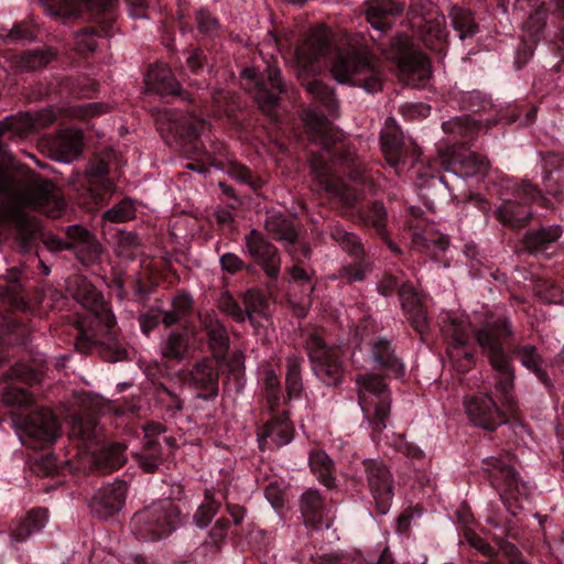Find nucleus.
Instances as JSON below:
<instances>
[{
  "instance_id": "obj_1",
  "label": "nucleus",
  "mask_w": 564,
  "mask_h": 564,
  "mask_svg": "<svg viewBox=\"0 0 564 564\" xmlns=\"http://www.w3.org/2000/svg\"><path fill=\"white\" fill-rule=\"evenodd\" d=\"M513 335L510 319L501 314L490 313L484 325L475 330V338L487 354L490 366L497 371L496 393L500 394V405L489 394H477L465 402L469 420L485 430H495L516 412L511 395L513 368L505 352L503 340Z\"/></svg>"
},
{
  "instance_id": "obj_2",
  "label": "nucleus",
  "mask_w": 564,
  "mask_h": 564,
  "mask_svg": "<svg viewBox=\"0 0 564 564\" xmlns=\"http://www.w3.org/2000/svg\"><path fill=\"white\" fill-rule=\"evenodd\" d=\"M69 436L77 441V462L74 463V470L85 471L98 464H104L110 469H118L126 463V446L123 444L99 446L101 435L96 420L90 414L73 417Z\"/></svg>"
},
{
  "instance_id": "obj_3",
  "label": "nucleus",
  "mask_w": 564,
  "mask_h": 564,
  "mask_svg": "<svg viewBox=\"0 0 564 564\" xmlns=\"http://www.w3.org/2000/svg\"><path fill=\"white\" fill-rule=\"evenodd\" d=\"M0 194H10L18 206L53 218L61 217L65 208L62 194L51 181L35 178L25 189L18 192L14 177L3 169H0Z\"/></svg>"
},
{
  "instance_id": "obj_4",
  "label": "nucleus",
  "mask_w": 564,
  "mask_h": 564,
  "mask_svg": "<svg viewBox=\"0 0 564 564\" xmlns=\"http://www.w3.org/2000/svg\"><path fill=\"white\" fill-rule=\"evenodd\" d=\"M330 73L339 84L359 86L367 93L382 88V75L367 51L356 47L340 50L333 59Z\"/></svg>"
},
{
  "instance_id": "obj_5",
  "label": "nucleus",
  "mask_w": 564,
  "mask_h": 564,
  "mask_svg": "<svg viewBox=\"0 0 564 564\" xmlns=\"http://www.w3.org/2000/svg\"><path fill=\"white\" fill-rule=\"evenodd\" d=\"M306 89L313 98L316 109H307L303 112L305 131L311 142L322 145L328 150L339 139V132L333 128L326 119L325 113H318L322 108L328 116H336L338 102L334 91L319 80H313L306 84Z\"/></svg>"
},
{
  "instance_id": "obj_6",
  "label": "nucleus",
  "mask_w": 564,
  "mask_h": 564,
  "mask_svg": "<svg viewBox=\"0 0 564 564\" xmlns=\"http://www.w3.org/2000/svg\"><path fill=\"white\" fill-rule=\"evenodd\" d=\"M180 513L173 500H159L133 516L132 532L138 539L144 541L162 539L181 524Z\"/></svg>"
},
{
  "instance_id": "obj_7",
  "label": "nucleus",
  "mask_w": 564,
  "mask_h": 564,
  "mask_svg": "<svg viewBox=\"0 0 564 564\" xmlns=\"http://www.w3.org/2000/svg\"><path fill=\"white\" fill-rule=\"evenodd\" d=\"M358 402L373 433L387 426L391 409V395L383 379L372 373H361L355 379Z\"/></svg>"
},
{
  "instance_id": "obj_8",
  "label": "nucleus",
  "mask_w": 564,
  "mask_h": 564,
  "mask_svg": "<svg viewBox=\"0 0 564 564\" xmlns=\"http://www.w3.org/2000/svg\"><path fill=\"white\" fill-rule=\"evenodd\" d=\"M306 348L315 376L327 386L339 384L345 373L339 349L327 346L317 334L310 335Z\"/></svg>"
},
{
  "instance_id": "obj_9",
  "label": "nucleus",
  "mask_w": 564,
  "mask_h": 564,
  "mask_svg": "<svg viewBox=\"0 0 564 564\" xmlns=\"http://www.w3.org/2000/svg\"><path fill=\"white\" fill-rule=\"evenodd\" d=\"M69 290L74 299L84 307L91 312L95 323L100 324L105 332H109L116 325V317L105 304L102 295L97 289L84 276H75Z\"/></svg>"
},
{
  "instance_id": "obj_10",
  "label": "nucleus",
  "mask_w": 564,
  "mask_h": 564,
  "mask_svg": "<svg viewBox=\"0 0 564 564\" xmlns=\"http://www.w3.org/2000/svg\"><path fill=\"white\" fill-rule=\"evenodd\" d=\"M442 332L448 343L447 354L452 360L466 359L471 364L474 352L469 348L471 323L463 315L445 313L442 318Z\"/></svg>"
},
{
  "instance_id": "obj_11",
  "label": "nucleus",
  "mask_w": 564,
  "mask_h": 564,
  "mask_svg": "<svg viewBox=\"0 0 564 564\" xmlns=\"http://www.w3.org/2000/svg\"><path fill=\"white\" fill-rule=\"evenodd\" d=\"M265 73L267 82H257L258 70L256 68H245L242 77L254 82V99L263 112L270 113L276 106L279 96L283 91V83L280 69L275 66L274 62H268Z\"/></svg>"
},
{
  "instance_id": "obj_12",
  "label": "nucleus",
  "mask_w": 564,
  "mask_h": 564,
  "mask_svg": "<svg viewBox=\"0 0 564 564\" xmlns=\"http://www.w3.org/2000/svg\"><path fill=\"white\" fill-rule=\"evenodd\" d=\"M540 192L530 183L517 186L514 198L506 199L497 209L498 219L513 227L523 226L530 219L527 203L535 199Z\"/></svg>"
},
{
  "instance_id": "obj_13",
  "label": "nucleus",
  "mask_w": 564,
  "mask_h": 564,
  "mask_svg": "<svg viewBox=\"0 0 564 564\" xmlns=\"http://www.w3.org/2000/svg\"><path fill=\"white\" fill-rule=\"evenodd\" d=\"M329 31L323 25L311 29L295 48V65L306 69L323 57L329 48Z\"/></svg>"
},
{
  "instance_id": "obj_14",
  "label": "nucleus",
  "mask_w": 564,
  "mask_h": 564,
  "mask_svg": "<svg viewBox=\"0 0 564 564\" xmlns=\"http://www.w3.org/2000/svg\"><path fill=\"white\" fill-rule=\"evenodd\" d=\"M245 243L248 254L262 267L265 274L270 278H276L281 265L276 248L256 229H252L246 236Z\"/></svg>"
},
{
  "instance_id": "obj_15",
  "label": "nucleus",
  "mask_w": 564,
  "mask_h": 564,
  "mask_svg": "<svg viewBox=\"0 0 564 564\" xmlns=\"http://www.w3.org/2000/svg\"><path fill=\"white\" fill-rule=\"evenodd\" d=\"M108 111V106L101 102L61 107L57 110L47 108L40 110L33 117L37 129L51 126L58 118L88 119Z\"/></svg>"
},
{
  "instance_id": "obj_16",
  "label": "nucleus",
  "mask_w": 564,
  "mask_h": 564,
  "mask_svg": "<svg viewBox=\"0 0 564 564\" xmlns=\"http://www.w3.org/2000/svg\"><path fill=\"white\" fill-rule=\"evenodd\" d=\"M25 436L40 446L54 442L58 436V424L50 409L32 412L22 424Z\"/></svg>"
},
{
  "instance_id": "obj_17",
  "label": "nucleus",
  "mask_w": 564,
  "mask_h": 564,
  "mask_svg": "<svg viewBox=\"0 0 564 564\" xmlns=\"http://www.w3.org/2000/svg\"><path fill=\"white\" fill-rule=\"evenodd\" d=\"M127 484L116 481L101 488L90 502L91 512L100 519H109L118 513L124 505Z\"/></svg>"
},
{
  "instance_id": "obj_18",
  "label": "nucleus",
  "mask_w": 564,
  "mask_h": 564,
  "mask_svg": "<svg viewBox=\"0 0 564 564\" xmlns=\"http://www.w3.org/2000/svg\"><path fill=\"white\" fill-rule=\"evenodd\" d=\"M369 486L380 514H386L393 498L391 474L381 463H370L367 467Z\"/></svg>"
},
{
  "instance_id": "obj_19",
  "label": "nucleus",
  "mask_w": 564,
  "mask_h": 564,
  "mask_svg": "<svg viewBox=\"0 0 564 564\" xmlns=\"http://www.w3.org/2000/svg\"><path fill=\"white\" fill-rule=\"evenodd\" d=\"M484 470L486 471L491 485L501 494L513 496L519 492V474L507 462L489 457L484 460Z\"/></svg>"
},
{
  "instance_id": "obj_20",
  "label": "nucleus",
  "mask_w": 564,
  "mask_h": 564,
  "mask_svg": "<svg viewBox=\"0 0 564 564\" xmlns=\"http://www.w3.org/2000/svg\"><path fill=\"white\" fill-rule=\"evenodd\" d=\"M51 156L63 163L76 160L83 151V132L77 129L61 130L47 141Z\"/></svg>"
},
{
  "instance_id": "obj_21",
  "label": "nucleus",
  "mask_w": 564,
  "mask_h": 564,
  "mask_svg": "<svg viewBox=\"0 0 564 564\" xmlns=\"http://www.w3.org/2000/svg\"><path fill=\"white\" fill-rule=\"evenodd\" d=\"M294 434V427L286 413L273 416L258 434L259 447L265 451L271 447H281L289 444Z\"/></svg>"
},
{
  "instance_id": "obj_22",
  "label": "nucleus",
  "mask_w": 564,
  "mask_h": 564,
  "mask_svg": "<svg viewBox=\"0 0 564 564\" xmlns=\"http://www.w3.org/2000/svg\"><path fill=\"white\" fill-rule=\"evenodd\" d=\"M401 78L412 86L423 85L431 76V63L422 53L404 55L399 64Z\"/></svg>"
},
{
  "instance_id": "obj_23",
  "label": "nucleus",
  "mask_w": 564,
  "mask_h": 564,
  "mask_svg": "<svg viewBox=\"0 0 564 564\" xmlns=\"http://www.w3.org/2000/svg\"><path fill=\"white\" fill-rule=\"evenodd\" d=\"M413 24L421 29L422 39L426 46L441 50L446 41V21L445 17L437 12L432 11L427 13V17L419 21H413Z\"/></svg>"
},
{
  "instance_id": "obj_24",
  "label": "nucleus",
  "mask_w": 564,
  "mask_h": 564,
  "mask_svg": "<svg viewBox=\"0 0 564 564\" xmlns=\"http://www.w3.org/2000/svg\"><path fill=\"white\" fill-rule=\"evenodd\" d=\"M403 4L392 0H370L367 2L366 17L372 28L384 31L392 25V18L403 12Z\"/></svg>"
},
{
  "instance_id": "obj_25",
  "label": "nucleus",
  "mask_w": 564,
  "mask_h": 564,
  "mask_svg": "<svg viewBox=\"0 0 564 564\" xmlns=\"http://www.w3.org/2000/svg\"><path fill=\"white\" fill-rule=\"evenodd\" d=\"M310 164L314 182L316 183V189L338 195L341 199L349 203L345 192L337 186L333 177L330 165L327 163L325 153L312 154Z\"/></svg>"
},
{
  "instance_id": "obj_26",
  "label": "nucleus",
  "mask_w": 564,
  "mask_h": 564,
  "mask_svg": "<svg viewBox=\"0 0 564 564\" xmlns=\"http://www.w3.org/2000/svg\"><path fill=\"white\" fill-rule=\"evenodd\" d=\"M107 173L108 165L102 160L91 163L87 170L89 185L87 194L95 205L102 204L106 196L112 192V183L105 178Z\"/></svg>"
},
{
  "instance_id": "obj_27",
  "label": "nucleus",
  "mask_w": 564,
  "mask_h": 564,
  "mask_svg": "<svg viewBox=\"0 0 564 564\" xmlns=\"http://www.w3.org/2000/svg\"><path fill=\"white\" fill-rule=\"evenodd\" d=\"M401 305L413 327L419 332H425L427 327L426 312L410 284H402L399 290Z\"/></svg>"
},
{
  "instance_id": "obj_28",
  "label": "nucleus",
  "mask_w": 564,
  "mask_h": 564,
  "mask_svg": "<svg viewBox=\"0 0 564 564\" xmlns=\"http://www.w3.org/2000/svg\"><path fill=\"white\" fill-rule=\"evenodd\" d=\"M47 521V512L45 509L35 508L30 510L25 518L15 523L11 528V536L17 542H22L28 539L31 534L42 530Z\"/></svg>"
},
{
  "instance_id": "obj_29",
  "label": "nucleus",
  "mask_w": 564,
  "mask_h": 564,
  "mask_svg": "<svg viewBox=\"0 0 564 564\" xmlns=\"http://www.w3.org/2000/svg\"><path fill=\"white\" fill-rule=\"evenodd\" d=\"M147 84L161 94H176L177 84L171 68L164 63H155L151 66L145 77Z\"/></svg>"
},
{
  "instance_id": "obj_30",
  "label": "nucleus",
  "mask_w": 564,
  "mask_h": 564,
  "mask_svg": "<svg viewBox=\"0 0 564 564\" xmlns=\"http://www.w3.org/2000/svg\"><path fill=\"white\" fill-rule=\"evenodd\" d=\"M372 357L375 361L393 376L402 377L404 375V366L393 355L388 340L380 338L372 344Z\"/></svg>"
},
{
  "instance_id": "obj_31",
  "label": "nucleus",
  "mask_w": 564,
  "mask_h": 564,
  "mask_svg": "<svg viewBox=\"0 0 564 564\" xmlns=\"http://www.w3.org/2000/svg\"><path fill=\"white\" fill-rule=\"evenodd\" d=\"M301 510L307 525L316 527L322 523L324 502L318 491L307 490L303 494Z\"/></svg>"
},
{
  "instance_id": "obj_32",
  "label": "nucleus",
  "mask_w": 564,
  "mask_h": 564,
  "mask_svg": "<svg viewBox=\"0 0 564 564\" xmlns=\"http://www.w3.org/2000/svg\"><path fill=\"white\" fill-rule=\"evenodd\" d=\"M37 129L32 115L21 113L15 117H9L0 122V134L3 138L12 139L14 137H24L31 131Z\"/></svg>"
},
{
  "instance_id": "obj_33",
  "label": "nucleus",
  "mask_w": 564,
  "mask_h": 564,
  "mask_svg": "<svg viewBox=\"0 0 564 564\" xmlns=\"http://www.w3.org/2000/svg\"><path fill=\"white\" fill-rule=\"evenodd\" d=\"M199 318L203 327L207 333L209 346L214 352L225 351L228 345V337L219 321L209 313L200 314Z\"/></svg>"
},
{
  "instance_id": "obj_34",
  "label": "nucleus",
  "mask_w": 564,
  "mask_h": 564,
  "mask_svg": "<svg viewBox=\"0 0 564 564\" xmlns=\"http://www.w3.org/2000/svg\"><path fill=\"white\" fill-rule=\"evenodd\" d=\"M453 172L462 177L482 174L488 169V161L476 153L468 152L452 162Z\"/></svg>"
},
{
  "instance_id": "obj_35",
  "label": "nucleus",
  "mask_w": 564,
  "mask_h": 564,
  "mask_svg": "<svg viewBox=\"0 0 564 564\" xmlns=\"http://www.w3.org/2000/svg\"><path fill=\"white\" fill-rule=\"evenodd\" d=\"M381 147L387 162L395 170H398L400 164L406 163L400 135L397 130L382 132Z\"/></svg>"
},
{
  "instance_id": "obj_36",
  "label": "nucleus",
  "mask_w": 564,
  "mask_h": 564,
  "mask_svg": "<svg viewBox=\"0 0 564 564\" xmlns=\"http://www.w3.org/2000/svg\"><path fill=\"white\" fill-rule=\"evenodd\" d=\"M562 235L560 226H550L535 231H529L525 235V247L531 252L545 250L550 243L557 240Z\"/></svg>"
},
{
  "instance_id": "obj_37",
  "label": "nucleus",
  "mask_w": 564,
  "mask_h": 564,
  "mask_svg": "<svg viewBox=\"0 0 564 564\" xmlns=\"http://www.w3.org/2000/svg\"><path fill=\"white\" fill-rule=\"evenodd\" d=\"M265 229L275 238L291 243L294 242L297 237V232L292 223L288 220L283 215L276 213H273L267 217Z\"/></svg>"
},
{
  "instance_id": "obj_38",
  "label": "nucleus",
  "mask_w": 564,
  "mask_h": 564,
  "mask_svg": "<svg viewBox=\"0 0 564 564\" xmlns=\"http://www.w3.org/2000/svg\"><path fill=\"white\" fill-rule=\"evenodd\" d=\"M308 464L321 482L327 487L333 485V462L324 451H312Z\"/></svg>"
},
{
  "instance_id": "obj_39",
  "label": "nucleus",
  "mask_w": 564,
  "mask_h": 564,
  "mask_svg": "<svg viewBox=\"0 0 564 564\" xmlns=\"http://www.w3.org/2000/svg\"><path fill=\"white\" fill-rule=\"evenodd\" d=\"M188 349L187 338L180 333L170 334L160 346L161 355L170 360L181 361Z\"/></svg>"
},
{
  "instance_id": "obj_40",
  "label": "nucleus",
  "mask_w": 564,
  "mask_h": 564,
  "mask_svg": "<svg viewBox=\"0 0 564 564\" xmlns=\"http://www.w3.org/2000/svg\"><path fill=\"white\" fill-rule=\"evenodd\" d=\"M513 354L520 359L523 367L532 371L539 380L547 382V376L542 369V358L532 345H524L513 350Z\"/></svg>"
},
{
  "instance_id": "obj_41",
  "label": "nucleus",
  "mask_w": 564,
  "mask_h": 564,
  "mask_svg": "<svg viewBox=\"0 0 564 564\" xmlns=\"http://www.w3.org/2000/svg\"><path fill=\"white\" fill-rule=\"evenodd\" d=\"M301 358L292 355L286 359V391L290 399L299 398L302 392Z\"/></svg>"
},
{
  "instance_id": "obj_42",
  "label": "nucleus",
  "mask_w": 564,
  "mask_h": 564,
  "mask_svg": "<svg viewBox=\"0 0 564 564\" xmlns=\"http://www.w3.org/2000/svg\"><path fill=\"white\" fill-rule=\"evenodd\" d=\"M191 378L197 387L214 389L217 383L218 373L212 361L203 359L192 369Z\"/></svg>"
},
{
  "instance_id": "obj_43",
  "label": "nucleus",
  "mask_w": 564,
  "mask_h": 564,
  "mask_svg": "<svg viewBox=\"0 0 564 564\" xmlns=\"http://www.w3.org/2000/svg\"><path fill=\"white\" fill-rule=\"evenodd\" d=\"M443 130L446 133L459 134L462 137H474L481 128L480 123L468 116L457 117L443 122Z\"/></svg>"
},
{
  "instance_id": "obj_44",
  "label": "nucleus",
  "mask_w": 564,
  "mask_h": 564,
  "mask_svg": "<svg viewBox=\"0 0 564 564\" xmlns=\"http://www.w3.org/2000/svg\"><path fill=\"white\" fill-rule=\"evenodd\" d=\"M262 381L267 390V403L271 412H274L281 401L280 379L272 369H264Z\"/></svg>"
},
{
  "instance_id": "obj_45",
  "label": "nucleus",
  "mask_w": 564,
  "mask_h": 564,
  "mask_svg": "<svg viewBox=\"0 0 564 564\" xmlns=\"http://www.w3.org/2000/svg\"><path fill=\"white\" fill-rule=\"evenodd\" d=\"M159 446V438L149 440L142 453L137 454L139 465L148 473H153L161 462Z\"/></svg>"
},
{
  "instance_id": "obj_46",
  "label": "nucleus",
  "mask_w": 564,
  "mask_h": 564,
  "mask_svg": "<svg viewBox=\"0 0 564 564\" xmlns=\"http://www.w3.org/2000/svg\"><path fill=\"white\" fill-rule=\"evenodd\" d=\"M451 14L454 29L459 32L460 39H465L475 34L476 24L469 11L455 8Z\"/></svg>"
},
{
  "instance_id": "obj_47",
  "label": "nucleus",
  "mask_w": 564,
  "mask_h": 564,
  "mask_svg": "<svg viewBox=\"0 0 564 564\" xmlns=\"http://www.w3.org/2000/svg\"><path fill=\"white\" fill-rule=\"evenodd\" d=\"M72 14H80L84 11L101 13L112 7L116 0H66Z\"/></svg>"
},
{
  "instance_id": "obj_48",
  "label": "nucleus",
  "mask_w": 564,
  "mask_h": 564,
  "mask_svg": "<svg viewBox=\"0 0 564 564\" xmlns=\"http://www.w3.org/2000/svg\"><path fill=\"white\" fill-rule=\"evenodd\" d=\"M219 508L218 502L209 495H205V501L197 509L194 520L199 528H206L215 517Z\"/></svg>"
},
{
  "instance_id": "obj_49",
  "label": "nucleus",
  "mask_w": 564,
  "mask_h": 564,
  "mask_svg": "<svg viewBox=\"0 0 564 564\" xmlns=\"http://www.w3.org/2000/svg\"><path fill=\"white\" fill-rule=\"evenodd\" d=\"M134 217V207L132 203L124 199L107 210L102 218L111 223H123Z\"/></svg>"
},
{
  "instance_id": "obj_50",
  "label": "nucleus",
  "mask_w": 564,
  "mask_h": 564,
  "mask_svg": "<svg viewBox=\"0 0 564 564\" xmlns=\"http://www.w3.org/2000/svg\"><path fill=\"white\" fill-rule=\"evenodd\" d=\"M139 246L138 236L133 232H120L118 239L117 252L120 257L123 258H133L134 250Z\"/></svg>"
},
{
  "instance_id": "obj_51",
  "label": "nucleus",
  "mask_w": 564,
  "mask_h": 564,
  "mask_svg": "<svg viewBox=\"0 0 564 564\" xmlns=\"http://www.w3.org/2000/svg\"><path fill=\"white\" fill-rule=\"evenodd\" d=\"M387 217L386 208L380 203H375L365 213L364 221L373 226L378 231H381L384 226Z\"/></svg>"
},
{
  "instance_id": "obj_52",
  "label": "nucleus",
  "mask_w": 564,
  "mask_h": 564,
  "mask_svg": "<svg viewBox=\"0 0 564 564\" xmlns=\"http://www.w3.org/2000/svg\"><path fill=\"white\" fill-rule=\"evenodd\" d=\"M3 401L9 405L26 406L32 403V395L24 389L10 387L3 393Z\"/></svg>"
},
{
  "instance_id": "obj_53",
  "label": "nucleus",
  "mask_w": 564,
  "mask_h": 564,
  "mask_svg": "<svg viewBox=\"0 0 564 564\" xmlns=\"http://www.w3.org/2000/svg\"><path fill=\"white\" fill-rule=\"evenodd\" d=\"M413 245L419 249H426L434 252L435 250L444 251L448 246V240L445 237H437L436 239H429L422 234H414Z\"/></svg>"
},
{
  "instance_id": "obj_54",
  "label": "nucleus",
  "mask_w": 564,
  "mask_h": 564,
  "mask_svg": "<svg viewBox=\"0 0 564 564\" xmlns=\"http://www.w3.org/2000/svg\"><path fill=\"white\" fill-rule=\"evenodd\" d=\"M333 238L338 241L344 248L351 253H359L361 251V243L357 236L347 232L344 229L336 228L332 234Z\"/></svg>"
},
{
  "instance_id": "obj_55",
  "label": "nucleus",
  "mask_w": 564,
  "mask_h": 564,
  "mask_svg": "<svg viewBox=\"0 0 564 564\" xmlns=\"http://www.w3.org/2000/svg\"><path fill=\"white\" fill-rule=\"evenodd\" d=\"M8 42H17L21 40H31L35 37V28L26 22L14 25L4 35Z\"/></svg>"
},
{
  "instance_id": "obj_56",
  "label": "nucleus",
  "mask_w": 564,
  "mask_h": 564,
  "mask_svg": "<svg viewBox=\"0 0 564 564\" xmlns=\"http://www.w3.org/2000/svg\"><path fill=\"white\" fill-rule=\"evenodd\" d=\"M14 220L23 243H25L35 232L36 224L23 214H17Z\"/></svg>"
},
{
  "instance_id": "obj_57",
  "label": "nucleus",
  "mask_w": 564,
  "mask_h": 564,
  "mask_svg": "<svg viewBox=\"0 0 564 564\" xmlns=\"http://www.w3.org/2000/svg\"><path fill=\"white\" fill-rule=\"evenodd\" d=\"M75 46L82 53L91 52L97 47V39L91 32H79L75 35Z\"/></svg>"
},
{
  "instance_id": "obj_58",
  "label": "nucleus",
  "mask_w": 564,
  "mask_h": 564,
  "mask_svg": "<svg viewBox=\"0 0 564 564\" xmlns=\"http://www.w3.org/2000/svg\"><path fill=\"white\" fill-rule=\"evenodd\" d=\"M48 61L50 58L44 53L30 52L22 56L21 66L25 69H35L43 67Z\"/></svg>"
},
{
  "instance_id": "obj_59",
  "label": "nucleus",
  "mask_w": 564,
  "mask_h": 564,
  "mask_svg": "<svg viewBox=\"0 0 564 564\" xmlns=\"http://www.w3.org/2000/svg\"><path fill=\"white\" fill-rule=\"evenodd\" d=\"M197 25L200 32L205 34H213L218 29V21L205 10L197 12Z\"/></svg>"
},
{
  "instance_id": "obj_60",
  "label": "nucleus",
  "mask_w": 564,
  "mask_h": 564,
  "mask_svg": "<svg viewBox=\"0 0 564 564\" xmlns=\"http://www.w3.org/2000/svg\"><path fill=\"white\" fill-rule=\"evenodd\" d=\"M221 269L230 274H234L242 269L243 261L235 253H225L220 257Z\"/></svg>"
},
{
  "instance_id": "obj_61",
  "label": "nucleus",
  "mask_w": 564,
  "mask_h": 564,
  "mask_svg": "<svg viewBox=\"0 0 564 564\" xmlns=\"http://www.w3.org/2000/svg\"><path fill=\"white\" fill-rule=\"evenodd\" d=\"M35 469L37 473L48 476L57 473L59 466L53 455H46L36 462Z\"/></svg>"
},
{
  "instance_id": "obj_62",
  "label": "nucleus",
  "mask_w": 564,
  "mask_h": 564,
  "mask_svg": "<svg viewBox=\"0 0 564 564\" xmlns=\"http://www.w3.org/2000/svg\"><path fill=\"white\" fill-rule=\"evenodd\" d=\"M193 305V300L187 294H178L173 299L172 307L183 317L189 312Z\"/></svg>"
},
{
  "instance_id": "obj_63",
  "label": "nucleus",
  "mask_w": 564,
  "mask_h": 564,
  "mask_svg": "<svg viewBox=\"0 0 564 564\" xmlns=\"http://www.w3.org/2000/svg\"><path fill=\"white\" fill-rule=\"evenodd\" d=\"M161 314L160 313H145L142 314L139 318L140 327L142 332L147 335L153 330L160 322Z\"/></svg>"
},
{
  "instance_id": "obj_64",
  "label": "nucleus",
  "mask_w": 564,
  "mask_h": 564,
  "mask_svg": "<svg viewBox=\"0 0 564 564\" xmlns=\"http://www.w3.org/2000/svg\"><path fill=\"white\" fill-rule=\"evenodd\" d=\"M234 173L240 182L248 184L253 189L261 186V182L258 178H254L251 172L245 166L237 167Z\"/></svg>"
}]
</instances>
